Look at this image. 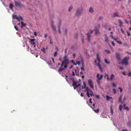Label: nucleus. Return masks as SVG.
<instances>
[{
    "label": "nucleus",
    "instance_id": "nucleus-1",
    "mask_svg": "<svg viewBox=\"0 0 131 131\" xmlns=\"http://www.w3.org/2000/svg\"><path fill=\"white\" fill-rule=\"evenodd\" d=\"M64 59L62 62L60 67L58 70V72H59L64 70L67 67V65L69 63V60L67 55H66L64 57Z\"/></svg>",
    "mask_w": 131,
    "mask_h": 131
},
{
    "label": "nucleus",
    "instance_id": "nucleus-2",
    "mask_svg": "<svg viewBox=\"0 0 131 131\" xmlns=\"http://www.w3.org/2000/svg\"><path fill=\"white\" fill-rule=\"evenodd\" d=\"M87 91L86 94L88 97H90V95L91 96L93 95V94L92 90H91L89 89L88 87H87L86 88V90H84L85 91Z\"/></svg>",
    "mask_w": 131,
    "mask_h": 131
},
{
    "label": "nucleus",
    "instance_id": "nucleus-3",
    "mask_svg": "<svg viewBox=\"0 0 131 131\" xmlns=\"http://www.w3.org/2000/svg\"><path fill=\"white\" fill-rule=\"evenodd\" d=\"M96 57L97 59L99 61V63L97 64L96 65L97 66L99 67V69H100V70L102 71V67L101 65L100 64V58L99 56V54L97 53L96 54Z\"/></svg>",
    "mask_w": 131,
    "mask_h": 131
},
{
    "label": "nucleus",
    "instance_id": "nucleus-4",
    "mask_svg": "<svg viewBox=\"0 0 131 131\" xmlns=\"http://www.w3.org/2000/svg\"><path fill=\"white\" fill-rule=\"evenodd\" d=\"M128 58L125 57L123 60L121 62V63L122 65H124L126 66H127L128 64Z\"/></svg>",
    "mask_w": 131,
    "mask_h": 131
},
{
    "label": "nucleus",
    "instance_id": "nucleus-5",
    "mask_svg": "<svg viewBox=\"0 0 131 131\" xmlns=\"http://www.w3.org/2000/svg\"><path fill=\"white\" fill-rule=\"evenodd\" d=\"M12 16L13 18L16 19L19 21H20V20H23L22 17L20 16H18L16 15H13Z\"/></svg>",
    "mask_w": 131,
    "mask_h": 131
},
{
    "label": "nucleus",
    "instance_id": "nucleus-6",
    "mask_svg": "<svg viewBox=\"0 0 131 131\" xmlns=\"http://www.w3.org/2000/svg\"><path fill=\"white\" fill-rule=\"evenodd\" d=\"M99 74H97L96 77L97 78V82L98 84H99L100 83V80L102 79L103 77V75H101L100 76Z\"/></svg>",
    "mask_w": 131,
    "mask_h": 131
},
{
    "label": "nucleus",
    "instance_id": "nucleus-7",
    "mask_svg": "<svg viewBox=\"0 0 131 131\" xmlns=\"http://www.w3.org/2000/svg\"><path fill=\"white\" fill-rule=\"evenodd\" d=\"M15 6L17 7H18L19 8L21 7H24V6L22 4H20L17 1H14Z\"/></svg>",
    "mask_w": 131,
    "mask_h": 131
},
{
    "label": "nucleus",
    "instance_id": "nucleus-8",
    "mask_svg": "<svg viewBox=\"0 0 131 131\" xmlns=\"http://www.w3.org/2000/svg\"><path fill=\"white\" fill-rule=\"evenodd\" d=\"M77 83L76 82H74V83L72 84V86H74V89H76L77 88H78L79 86H81V84H79L78 85H77Z\"/></svg>",
    "mask_w": 131,
    "mask_h": 131
},
{
    "label": "nucleus",
    "instance_id": "nucleus-9",
    "mask_svg": "<svg viewBox=\"0 0 131 131\" xmlns=\"http://www.w3.org/2000/svg\"><path fill=\"white\" fill-rule=\"evenodd\" d=\"M83 9L81 8L77 10L76 13V15L78 16H79L82 13Z\"/></svg>",
    "mask_w": 131,
    "mask_h": 131
},
{
    "label": "nucleus",
    "instance_id": "nucleus-10",
    "mask_svg": "<svg viewBox=\"0 0 131 131\" xmlns=\"http://www.w3.org/2000/svg\"><path fill=\"white\" fill-rule=\"evenodd\" d=\"M88 82L91 88H94L92 80L91 79L88 80Z\"/></svg>",
    "mask_w": 131,
    "mask_h": 131
},
{
    "label": "nucleus",
    "instance_id": "nucleus-11",
    "mask_svg": "<svg viewBox=\"0 0 131 131\" xmlns=\"http://www.w3.org/2000/svg\"><path fill=\"white\" fill-rule=\"evenodd\" d=\"M94 31V30H91L89 32H88V34H87V38L88 39V40L89 42H90V35L89 34H92L93 33V31Z\"/></svg>",
    "mask_w": 131,
    "mask_h": 131
},
{
    "label": "nucleus",
    "instance_id": "nucleus-12",
    "mask_svg": "<svg viewBox=\"0 0 131 131\" xmlns=\"http://www.w3.org/2000/svg\"><path fill=\"white\" fill-rule=\"evenodd\" d=\"M29 40H30V43L32 45H34L36 43V42H35V39H29Z\"/></svg>",
    "mask_w": 131,
    "mask_h": 131
},
{
    "label": "nucleus",
    "instance_id": "nucleus-13",
    "mask_svg": "<svg viewBox=\"0 0 131 131\" xmlns=\"http://www.w3.org/2000/svg\"><path fill=\"white\" fill-rule=\"evenodd\" d=\"M116 57L117 60L118 61H120L121 60L120 55V54L118 53H117L116 54Z\"/></svg>",
    "mask_w": 131,
    "mask_h": 131
},
{
    "label": "nucleus",
    "instance_id": "nucleus-14",
    "mask_svg": "<svg viewBox=\"0 0 131 131\" xmlns=\"http://www.w3.org/2000/svg\"><path fill=\"white\" fill-rule=\"evenodd\" d=\"M115 77L114 75V74H112L110 75V77L109 78L110 80L112 81L113 80Z\"/></svg>",
    "mask_w": 131,
    "mask_h": 131
},
{
    "label": "nucleus",
    "instance_id": "nucleus-15",
    "mask_svg": "<svg viewBox=\"0 0 131 131\" xmlns=\"http://www.w3.org/2000/svg\"><path fill=\"white\" fill-rule=\"evenodd\" d=\"M120 17V16L118 15V13L117 12H115L113 13V17Z\"/></svg>",
    "mask_w": 131,
    "mask_h": 131
},
{
    "label": "nucleus",
    "instance_id": "nucleus-16",
    "mask_svg": "<svg viewBox=\"0 0 131 131\" xmlns=\"http://www.w3.org/2000/svg\"><path fill=\"white\" fill-rule=\"evenodd\" d=\"M21 28H23V27H25L26 25V24H24L23 21L21 22Z\"/></svg>",
    "mask_w": 131,
    "mask_h": 131
},
{
    "label": "nucleus",
    "instance_id": "nucleus-17",
    "mask_svg": "<svg viewBox=\"0 0 131 131\" xmlns=\"http://www.w3.org/2000/svg\"><path fill=\"white\" fill-rule=\"evenodd\" d=\"M104 77L105 78H106L107 80L108 81H109L110 80V79L109 78L107 74H105Z\"/></svg>",
    "mask_w": 131,
    "mask_h": 131
},
{
    "label": "nucleus",
    "instance_id": "nucleus-18",
    "mask_svg": "<svg viewBox=\"0 0 131 131\" xmlns=\"http://www.w3.org/2000/svg\"><path fill=\"white\" fill-rule=\"evenodd\" d=\"M118 21L119 22V25L121 27H122V26L123 23L120 20H118Z\"/></svg>",
    "mask_w": 131,
    "mask_h": 131
},
{
    "label": "nucleus",
    "instance_id": "nucleus-19",
    "mask_svg": "<svg viewBox=\"0 0 131 131\" xmlns=\"http://www.w3.org/2000/svg\"><path fill=\"white\" fill-rule=\"evenodd\" d=\"M95 30V34L96 35H97L98 34H100V32L98 30Z\"/></svg>",
    "mask_w": 131,
    "mask_h": 131
},
{
    "label": "nucleus",
    "instance_id": "nucleus-20",
    "mask_svg": "<svg viewBox=\"0 0 131 131\" xmlns=\"http://www.w3.org/2000/svg\"><path fill=\"white\" fill-rule=\"evenodd\" d=\"M105 62L107 64H109L110 63V62L108 61V60L106 59H104Z\"/></svg>",
    "mask_w": 131,
    "mask_h": 131
},
{
    "label": "nucleus",
    "instance_id": "nucleus-21",
    "mask_svg": "<svg viewBox=\"0 0 131 131\" xmlns=\"http://www.w3.org/2000/svg\"><path fill=\"white\" fill-rule=\"evenodd\" d=\"M13 5L12 4H10L9 5V7L11 10H12L13 9Z\"/></svg>",
    "mask_w": 131,
    "mask_h": 131
},
{
    "label": "nucleus",
    "instance_id": "nucleus-22",
    "mask_svg": "<svg viewBox=\"0 0 131 131\" xmlns=\"http://www.w3.org/2000/svg\"><path fill=\"white\" fill-rule=\"evenodd\" d=\"M89 12L91 13H93L94 12V10L92 7H90L89 9Z\"/></svg>",
    "mask_w": 131,
    "mask_h": 131
},
{
    "label": "nucleus",
    "instance_id": "nucleus-23",
    "mask_svg": "<svg viewBox=\"0 0 131 131\" xmlns=\"http://www.w3.org/2000/svg\"><path fill=\"white\" fill-rule=\"evenodd\" d=\"M106 99L107 101H110V99H112V97H110L108 95H106Z\"/></svg>",
    "mask_w": 131,
    "mask_h": 131
},
{
    "label": "nucleus",
    "instance_id": "nucleus-24",
    "mask_svg": "<svg viewBox=\"0 0 131 131\" xmlns=\"http://www.w3.org/2000/svg\"><path fill=\"white\" fill-rule=\"evenodd\" d=\"M51 25H52V28L53 29L55 30V31H56V28L55 27V26H54L53 23H52Z\"/></svg>",
    "mask_w": 131,
    "mask_h": 131
},
{
    "label": "nucleus",
    "instance_id": "nucleus-25",
    "mask_svg": "<svg viewBox=\"0 0 131 131\" xmlns=\"http://www.w3.org/2000/svg\"><path fill=\"white\" fill-rule=\"evenodd\" d=\"M60 24L58 26V31L60 34H61V31L60 30Z\"/></svg>",
    "mask_w": 131,
    "mask_h": 131
},
{
    "label": "nucleus",
    "instance_id": "nucleus-26",
    "mask_svg": "<svg viewBox=\"0 0 131 131\" xmlns=\"http://www.w3.org/2000/svg\"><path fill=\"white\" fill-rule=\"evenodd\" d=\"M113 109L112 108V107H111L110 113H111V114H112V115H113Z\"/></svg>",
    "mask_w": 131,
    "mask_h": 131
},
{
    "label": "nucleus",
    "instance_id": "nucleus-27",
    "mask_svg": "<svg viewBox=\"0 0 131 131\" xmlns=\"http://www.w3.org/2000/svg\"><path fill=\"white\" fill-rule=\"evenodd\" d=\"M41 50L44 53H45L46 52V50L45 49V48H42L41 49Z\"/></svg>",
    "mask_w": 131,
    "mask_h": 131
},
{
    "label": "nucleus",
    "instance_id": "nucleus-28",
    "mask_svg": "<svg viewBox=\"0 0 131 131\" xmlns=\"http://www.w3.org/2000/svg\"><path fill=\"white\" fill-rule=\"evenodd\" d=\"M105 41L107 43H108V38L107 36H106L105 37Z\"/></svg>",
    "mask_w": 131,
    "mask_h": 131
},
{
    "label": "nucleus",
    "instance_id": "nucleus-29",
    "mask_svg": "<svg viewBox=\"0 0 131 131\" xmlns=\"http://www.w3.org/2000/svg\"><path fill=\"white\" fill-rule=\"evenodd\" d=\"M125 105H124V109L125 110H127L128 111H129V109L128 107H125Z\"/></svg>",
    "mask_w": 131,
    "mask_h": 131
},
{
    "label": "nucleus",
    "instance_id": "nucleus-30",
    "mask_svg": "<svg viewBox=\"0 0 131 131\" xmlns=\"http://www.w3.org/2000/svg\"><path fill=\"white\" fill-rule=\"evenodd\" d=\"M76 63H74V65H77V64H78L79 65L80 64V62L79 61H76Z\"/></svg>",
    "mask_w": 131,
    "mask_h": 131
},
{
    "label": "nucleus",
    "instance_id": "nucleus-31",
    "mask_svg": "<svg viewBox=\"0 0 131 131\" xmlns=\"http://www.w3.org/2000/svg\"><path fill=\"white\" fill-rule=\"evenodd\" d=\"M105 51L107 54H110V52L109 50L105 49Z\"/></svg>",
    "mask_w": 131,
    "mask_h": 131
},
{
    "label": "nucleus",
    "instance_id": "nucleus-32",
    "mask_svg": "<svg viewBox=\"0 0 131 131\" xmlns=\"http://www.w3.org/2000/svg\"><path fill=\"white\" fill-rule=\"evenodd\" d=\"M70 79L73 82V83H74V82H76L74 80V79L73 78H70Z\"/></svg>",
    "mask_w": 131,
    "mask_h": 131
},
{
    "label": "nucleus",
    "instance_id": "nucleus-33",
    "mask_svg": "<svg viewBox=\"0 0 131 131\" xmlns=\"http://www.w3.org/2000/svg\"><path fill=\"white\" fill-rule=\"evenodd\" d=\"M122 106L121 105H120L119 106V110L121 111H122Z\"/></svg>",
    "mask_w": 131,
    "mask_h": 131
},
{
    "label": "nucleus",
    "instance_id": "nucleus-34",
    "mask_svg": "<svg viewBox=\"0 0 131 131\" xmlns=\"http://www.w3.org/2000/svg\"><path fill=\"white\" fill-rule=\"evenodd\" d=\"M94 111L96 113H98L99 112V109H98L97 110H94Z\"/></svg>",
    "mask_w": 131,
    "mask_h": 131
},
{
    "label": "nucleus",
    "instance_id": "nucleus-35",
    "mask_svg": "<svg viewBox=\"0 0 131 131\" xmlns=\"http://www.w3.org/2000/svg\"><path fill=\"white\" fill-rule=\"evenodd\" d=\"M117 42L119 45H121L122 44V42L121 41H117Z\"/></svg>",
    "mask_w": 131,
    "mask_h": 131
},
{
    "label": "nucleus",
    "instance_id": "nucleus-36",
    "mask_svg": "<svg viewBox=\"0 0 131 131\" xmlns=\"http://www.w3.org/2000/svg\"><path fill=\"white\" fill-rule=\"evenodd\" d=\"M122 95H121V96L119 97V102H122L121 99H122Z\"/></svg>",
    "mask_w": 131,
    "mask_h": 131
},
{
    "label": "nucleus",
    "instance_id": "nucleus-37",
    "mask_svg": "<svg viewBox=\"0 0 131 131\" xmlns=\"http://www.w3.org/2000/svg\"><path fill=\"white\" fill-rule=\"evenodd\" d=\"M118 89H119L120 90V92H121V93L123 91V89H122L121 88H118Z\"/></svg>",
    "mask_w": 131,
    "mask_h": 131
},
{
    "label": "nucleus",
    "instance_id": "nucleus-38",
    "mask_svg": "<svg viewBox=\"0 0 131 131\" xmlns=\"http://www.w3.org/2000/svg\"><path fill=\"white\" fill-rule=\"evenodd\" d=\"M14 28H15V29L16 30H17V31L18 30V28L16 26H14Z\"/></svg>",
    "mask_w": 131,
    "mask_h": 131
},
{
    "label": "nucleus",
    "instance_id": "nucleus-39",
    "mask_svg": "<svg viewBox=\"0 0 131 131\" xmlns=\"http://www.w3.org/2000/svg\"><path fill=\"white\" fill-rule=\"evenodd\" d=\"M112 86L113 87H116V85L113 83H112Z\"/></svg>",
    "mask_w": 131,
    "mask_h": 131
},
{
    "label": "nucleus",
    "instance_id": "nucleus-40",
    "mask_svg": "<svg viewBox=\"0 0 131 131\" xmlns=\"http://www.w3.org/2000/svg\"><path fill=\"white\" fill-rule=\"evenodd\" d=\"M83 84L84 85V87H82V89H83L84 88H85L86 89V88L87 87H86V85H85V82H83Z\"/></svg>",
    "mask_w": 131,
    "mask_h": 131
},
{
    "label": "nucleus",
    "instance_id": "nucleus-41",
    "mask_svg": "<svg viewBox=\"0 0 131 131\" xmlns=\"http://www.w3.org/2000/svg\"><path fill=\"white\" fill-rule=\"evenodd\" d=\"M113 91L114 94H116V91L115 89H113Z\"/></svg>",
    "mask_w": 131,
    "mask_h": 131
},
{
    "label": "nucleus",
    "instance_id": "nucleus-42",
    "mask_svg": "<svg viewBox=\"0 0 131 131\" xmlns=\"http://www.w3.org/2000/svg\"><path fill=\"white\" fill-rule=\"evenodd\" d=\"M73 7L72 6H71L69 8V11L70 12L71 10L72 9Z\"/></svg>",
    "mask_w": 131,
    "mask_h": 131
},
{
    "label": "nucleus",
    "instance_id": "nucleus-43",
    "mask_svg": "<svg viewBox=\"0 0 131 131\" xmlns=\"http://www.w3.org/2000/svg\"><path fill=\"white\" fill-rule=\"evenodd\" d=\"M82 44H83L84 43V40L83 38H82Z\"/></svg>",
    "mask_w": 131,
    "mask_h": 131
},
{
    "label": "nucleus",
    "instance_id": "nucleus-44",
    "mask_svg": "<svg viewBox=\"0 0 131 131\" xmlns=\"http://www.w3.org/2000/svg\"><path fill=\"white\" fill-rule=\"evenodd\" d=\"M57 52L56 51L54 53V57H56V55H57Z\"/></svg>",
    "mask_w": 131,
    "mask_h": 131
},
{
    "label": "nucleus",
    "instance_id": "nucleus-45",
    "mask_svg": "<svg viewBox=\"0 0 131 131\" xmlns=\"http://www.w3.org/2000/svg\"><path fill=\"white\" fill-rule=\"evenodd\" d=\"M111 43L113 46H115V43L113 41Z\"/></svg>",
    "mask_w": 131,
    "mask_h": 131
},
{
    "label": "nucleus",
    "instance_id": "nucleus-46",
    "mask_svg": "<svg viewBox=\"0 0 131 131\" xmlns=\"http://www.w3.org/2000/svg\"><path fill=\"white\" fill-rule=\"evenodd\" d=\"M92 99H89V102L91 103V104L92 103Z\"/></svg>",
    "mask_w": 131,
    "mask_h": 131
},
{
    "label": "nucleus",
    "instance_id": "nucleus-47",
    "mask_svg": "<svg viewBox=\"0 0 131 131\" xmlns=\"http://www.w3.org/2000/svg\"><path fill=\"white\" fill-rule=\"evenodd\" d=\"M82 66L83 67L84 66V64L82 60Z\"/></svg>",
    "mask_w": 131,
    "mask_h": 131
},
{
    "label": "nucleus",
    "instance_id": "nucleus-48",
    "mask_svg": "<svg viewBox=\"0 0 131 131\" xmlns=\"http://www.w3.org/2000/svg\"><path fill=\"white\" fill-rule=\"evenodd\" d=\"M123 45L124 46H127V44L126 43H124Z\"/></svg>",
    "mask_w": 131,
    "mask_h": 131
},
{
    "label": "nucleus",
    "instance_id": "nucleus-49",
    "mask_svg": "<svg viewBox=\"0 0 131 131\" xmlns=\"http://www.w3.org/2000/svg\"><path fill=\"white\" fill-rule=\"evenodd\" d=\"M34 35L35 36H36L37 35V34L36 32H35L34 33Z\"/></svg>",
    "mask_w": 131,
    "mask_h": 131
},
{
    "label": "nucleus",
    "instance_id": "nucleus-50",
    "mask_svg": "<svg viewBox=\"0 0 131 131\" xmlns=\"http://www.w3.org/2000/svg\"><path fill=\"white\" fill-rule=\"evenodd\" d=\"M119 69L120 70H123V67H119Z\"/></svg>",
    "mask_w": 131,
    "mask_h": 131
},
{
    "label": "nucleus",
    "instance_id": "nucleus-51",
    "mask_svg": "<svg viewBox=\"0 0 131 131\" xmlns=\"http://www.w3.org/2000/svg\"><path fill=\"white\" fill-rule=\"evenodd\" d=\"M80 68H81V69L83 71H84L85 70L83 68L81 67H80Z\"/></svg>",
    "mask_w": 131,
    "mask_h": 131
},
{
    "label": "nucleus",
    "instance_id": "nucleus-52",
    "mask_svg": "<svg viewBox=\"0 0 131 131\" xmlns=\"http://www.w3.org/2000/svg\"><path fill=\"white\" fill-rule=\"evenodd\" d=\"M128 75L129 76H131V72H129L128 74Z\"/></svg>",
    "mask_w": 131,
    "mask_h": 131
},
{
    "label": "nucleus",
    "instance_id": "nucleus-53",
    "mask_svg": "<svg viewBox=\"0 0 131 131\" xmlns=\"http://www.w3.org/2000/svg\"><path fill=\"white\" fill-rule=\"evenodd\" d=\"M113 39H114V40L115 41H116L117 42V41H118V40H117V38H114Z\"/></svg>",
    "mask_w": 131,
    "mask_h": 131
},
{
    "label": "nucleus",
    "instance_id": "nucleus-54",
    "mask_svg": "<svg viewBox=\"0 0 131 131\" xmlns=\"http://www.w3.org/2000/svg\"><path fill=\"white\" fill-rule=\"evenodd\" d=\"M102 17H100L99 18V20H101V19H102Z\"/></svg>",
    "mask_w": 131,
    "mask_h": 131
},
{
    "label": "nucleus",
    "instance_id": "nucleus-55",
    "mask_svg": "<svg viewBox=\"0 0 131 131\" xmlns=\"http://www.w3.org/2000/svg\"><path fill=\"white\" fill-rule=\"evenodd\" d=\"M72 63H73V64H74V63H75V62L73 60H72Z\"/></svg>",
    "mask_w": 131,
    "mask_h": 131
},
{
    "label": "nucleus",
    "instance_id": "nucleus-56",
    "mask_svg": "<svg viewBox=\"0 0 131 131\" xmlns=\"http://www.w3.org/2000/svg\"><path fill=\"white\" fill-rule=\"evenodd\" d=\"M127 33L128 36H129L130 35V34L129 33L128 31H127Z\"/></svg>",
    "mask_w": 131,
    "mask_h": 131
},
{
    "label": "nucleus",
    "instance_id": "nucleus-57",
    "mask_svg": "<svg viewBox=\"0 0 131 131\" xmlns=\"http://www.w3.org/2000/svg\"><path fill=\"white\" fill-rule=\"evenodd\" d=\"M96 97L98 98V99H99V98L100 97H99V95H97L96 96Z\"/></svg>",
    "mask_w": 131,
    "mask_h": 131
},
{
    "label": "nucleus",
    "instance_id": "nucleus-58",
    "mask_svg": "<svg viewBox=\"0 0 131 131\" xmlns=\"http://www.w3.org/2000/svg\"><path fill=\"white\" fill-rule=\"evenodd\" d=\"M72 75L73 76H75V74L73 72H72Z\"/></svg>",
    "mask_w": 131,
    "mask_h": 131
},
{
    "label": "nucleus",
    "instance_id": "nucleus-59",
    "mask_svg": "<svg viewBox=\"0 0 131 131\" xmlns=\"http://www.w3.org/2000/svg\"><path fill=\"white\" fill-rule=\"evenodd\" d=\"M59 59L60 61H62L61 57H60V58H59Z\"/></svg>",
    "mask_w": 131,
    "mask_h": 131
},
{
    "label": "nucleus",
    "instance_id": "nucleus-60",
    "mask_svg": "<svg viewBox=\"0 0 131 131\" xmlns=\"http://www.w3.org/2000/svg\"><path fill=\"white\" fill-rule=\"evenodd\" d=\"M73 57L74 58L76 56V54L75 53H73Z\"/></svg>",
    "mask_w": 131,
    "mask_h": 131
},
{
    "label": "nucleus",
    "instance_id": "nucleus-61",
    "mask_svg": "<svg viewBox=\"0 0 131 131\" xmlns=\"http://www.w3.org/2000/svg\"><path fill=\"white\" fill-rule=\"evenodd\" d=\"M50 43L51 44H52L53 43V42L51 41V39H50Z\"/></svg>",
    "mask_w": 131,
    "mask_h": 131
},
{
    "label": "nucleus",
    "instance_id": "nucleus-62",
    "mask_svg": "<svg viewBox=\"0 0 131 131\" xmlns=\"http://www.w3.org/2000/svg\"><path fill=\"white\" fill-rule=\"evenodd\" d=\"M122 74H123V75H126V73H125V72H122Z\"/></svg>",
    "mask_w": 131,
    "mask_h": 131
},
{
    "label": "nucleus",
    "instance_id": "nucleus-63",
    "mask_svg": "<svg viewBox=\"0 0 131 131\" xmlns=\"http://www.w3.org/2000/svg\"><path fill=\"white\" fill-rule=\"evenodd\" d=\"M121 32H122V33H124V31H123V29H121Z\"/></svg>",
    "mask_w": 131,
    "mask_h": 131
},
{
    "label": "nucleus",
    "instance_id": "nucleus-64",
    "mask_svg": "<svg viewBox=\"0 0 131 131\" xmlns=\"http://www.w3.org/2000/svg\"><path fill=\"white\" fill-rule=\"evenodd\" d=\"M80 95H81V96H82V97L83 96V93H81Z\"/></svg>",
    "mask_w": 131,
    "mask_h": 131
}]
</instances>
